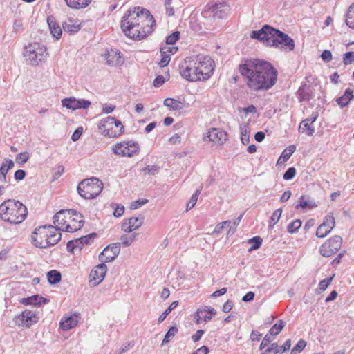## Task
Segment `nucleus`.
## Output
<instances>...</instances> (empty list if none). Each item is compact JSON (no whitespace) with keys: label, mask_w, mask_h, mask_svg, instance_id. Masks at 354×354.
<instances>
[{"label":"nucleus","mask_w":354,"mask_h":354,"mask_svg":"<svg viewBox=\"0 0 354 354\" xmlns=\"http://www.w3.org/2000/svg\"><path fill=\"white\" fill-rule=\"evenodd\" d=\"M239 71L246 86L252 91H267L277 82V69L271 62L264 59H245L239 64Z\"/></svg>","instance_id":"1"},{"label":"nucleus","mask_w":354,"mask_h":354,"mask_svg":"<svg viewBox=\"0 0 354 354\" xmlns=\"http://www.w3.org/2000/svg\"><path fill=\"white\" fill-rule=\"evenodd\" d=\"M156 21L146 8L135 7L129 9L120 21V28L124 35L133 40L140 41L153 31Z\"/></svg>","instance_id":"2"},{"label":"nucleus","mask_w":354,"mask_h":354,"mask_svg":"<svg viewBox=\"0 0 354 354\" xmlns=\"http://www.w3.org/2000/svg\"><path fill=\"white\" fill-rule=\"evenodd\" d=\"M187 57L184 63L179 65L181 77L189 82L205 81L208 80L214 71V62L209 56L198 55L196 60Z\"/></svg>","instance_id":"3"},{"label":"nucleus","mask_w":354,"mask_h":354,"mask_svg":"<svg viewBox=\"0 0 354 354\" xmlns=\"http://www.w3.org/2000/svg\"><path fill=\"white\" fill-rule=\"evenodd\" d=\"M59 227L43 225L36 227L31 234V243L38 248L46 249L56 245L62 239Z\"/></svg>","instance_id":"4"},{"label":"nucleus","mask_w":354,"mask_h":354,"mask_svg":"<svg viewBox=\"0 0 354 354\" xmlns=\"http://www.w3.org/2000/svg\"><path fill=\"white\" fill-rule=\"evenodd\" d=\"M26 207L19 201L8 199L0 205V218L10 224H19L27 217Z\"/></svg>","instance_id":"5"},{"label":"nucleus","mask_w":354,"mask_h":354,"mask_svg":"<svg viewBox=\"0 0 354 354\" xmlns=\"http://www.w3.org/2000/svg\"><path fill=\"white\" fill-rule=\"evenodd\" d=\"M103 183L96 177L82 180L77 187L79 195L84 199L97 198L103 189Z\"/></svg>","instance_id":"6"},{"label":"nucleus","mask_w":354,"mask_h":354,"mask_svg":"<svg viewBox=\"0 0 354 354\" xmlns=\"http://www.w3.org/2000/svg\"><path fill=\"white\" fill-rule=\"evenodd\" d=\"M281 31L270 25L265 24L261 29L252 31L250 37L261 41L266 47L272 48Z\"/></svg>","instance_id":"7"},{"label":"nucleus","mask_w":354,"mask_h":354,"mask_svg":"<svg viewBox=\"0 0 354 354\" xmlns=\"http://www.w3.org/2000/svg\"><path fill=\"white\" fill-rule=\"evenodd\" d=\"M23 55L27 64L38 66L46 59L48 53L44 46H41L37 42H34L24 47Z\"/></svg>","instance_id":"8"},{"label":"nucleus","mask_w":354,"mask_h":354,"mask_svg":"<svg viewBox=\"0 0 354 354\" xmlns=\"http://www.w3.org/2000/svg\"><path fill=\"white\" fill-rule=\"evenodd\" d=\"M230 7L225 1H212L205 6L202 15L205 17H212L214 19H224L227 16Z\"/></svg>","instance_id":"9"},{"label":"nucleus","mask_w":354,"mask_h":354,"mask_svg":"<svg viewBox=\"0 0 354 354\" xmlns=\"http://www.w3.org/2000/svg\"><path fill=\"white\" fill-rule=\"evenodd\" d=\"M342 243V238L340 236L335 235L321 245L319 252L324 257H330L339 250Z\"/></svg>","instance_id":"10"},{"label":"nucleus","mask_w":354,"mask_h":354,"mask_svg":"<svg viewBox=\"0 0 354 354\" xmlns=\"http://www.w3.org/2000/svg\"><path fill=\"white\" fill-rule=\"evenodd\" d=\"M113 152L122 157H133L138 154L140 146L137 142L128 141L118 142L113 147Z\"/></svg>","instance_id":"11"},{"label":"nucleus","mask_w":354,"mask_h":354,"mask_svg":"<svg viewBox=\"0 0 354 354\" xmlns=\"http://www.w3.org/2000/svg\"><path fill=\"white\" fill-rule=\"evenodd\" d=\"M38 321L37 315L30 310H25L13 319L16 325L26 328H30L32 324L37 323Z\"/></svg>","instance_id":"12"},{"label":"nucleus","mask_w":354,"mask_h":354,"mask_svg":"<svg viewBox=\"0 0 354 354\" xmlns=\"http://www.w3.org/2000/svg\"><path fill=\"white\" fill-rule=\"evenodd\" d=\"M121 243H114L106 246L99 254V260L101 262H112L120 252Z\"/></svg>","instance_id":"13"},{"label":"nucleus","mask_w":354,"mask_h":354,"mask_svg":"<svg viewBox=\"0 0 354 354\" xmlns=\"http://www.w3.org/2000/svg\"><path fill=\"white\" fill-rule=\"evenodd\" d=\"M91 104V101L85 99H77L75 97H65L62 100V105L73 111L77 109H86Z\"/></svg>","instance_id":"14"},{"label":"nucleus","mask_w":354,"mask_h":354,"mask_svg":"<svg viewBox=\"0 0 354 354\" xmlns=\"http://www.w3.org/2000/svg\"><path fill=\"white\" fill-rule=\"evenodd\" d=\"M106 272L107 266L104 262L95 266L89 274V283L93 286H97L104 279Z\"/></svg>","instance_id":"15"},{"label":"nucleus","mask_w":354,"mask_h":354,"mask_svg":"<svg viewBox=\"0 0 354 354\" xmlns=\"http://www.w3.org/2000/svg\"><path fill=\"white\" fill-rule=\"evenodd\" d=\"M272 48L282 50L292 51L295 48V41L288 34L281 31Z\"/></svg>","instance_id":"16"},{"label":"nucleus","mask_w":354,"mask_h":354,"mask_svg":"<svg viewBox=\"0 0 354 354\" xmlns=\"http://www.w3.org/2000/svg\"><path fill=\"white\" fill-rule=\"evenodd\" d=\"M145 216L131 217L125 219L121 224V229L125 232L130 233L135 230L138 229L144 223Z\"/></svg>","instance_id":"17"},{"label":"nucleus","mask_w":354,"mask_h":354,"mask_svg":"<svg viewBox=\"0 0 354 354\" xmlns=\"http://www.w3.org/2000/svg\"><path fill=\"white\" fill-rule=\"evenodd\" d=\"M335 225V221L333 213L328 214L324 218V221L320 224L316 231V236L323 239L328 234V231L322 232L323 228L329 227L333 229Z\"/></svg>","instance_id":"18"},{"label":"nucleus","mask_w":354,"mask_h":354,"mask_svg":"<svg viewBox=\"0 0 354 354\" xmlns=\"http://www.w3.org/2000/svg\"><path fill=\"white\" fill-rule=\"evenodd\" d=\"M209 141L218 145H223L227 139V133L220 128H212L207 133Z\"/></svg>","instance_id":"19"},{"label":"nucleus","mask_w":354,"mask_h":354,"mask_svg":"<svg viewBox=\"0 0 354 354\" xmlns=\"http://www.w3.org/2000/svg\"><path fill=\"white\" fill-rule=\"evenodd\" d=\"M299 102H309L314 97L312 88L306 83H302L295 93Z\"/></svg>","instance_id":"20"},{"label":"nucleus","mask_w":354,"mask_h":354,"mask_svg":"<svg viewBox=\"0 0 354 354\" xmlns=\"http://www.w3.org/2000/svg\"><path fill=\"white\" fill-rule=\"evenodd\" d=\"M104 57L106 60V64L109 66H120L124 62L120 51L117 49H111V51L107 50Z\"/></svg>","instance_id":"21"},{"label":"nucleus","mask_w":354,"mask_h":354,"mask_svg":"<svg viewBox=\"0 0 354 354\" xmlns=\"http://www.w3.org/2000/svg\"><path fill=\"white\" fill-rule=\"evenodd\" d=\"M49 301L48 299L37 294L21 299L20 303L25 306H40L42 304H48Z\"/></svg>","instance_id":"22"},{"label":"nucleus","mask_w":354,"mask_h":354,"mask_svg":"<svg viewBox=\"0 0 354 354\" xmlns=\"http://www.w3.org/2000/svg\"><path fill=\"white\" fill-rule=\"evenodd\" d=\"M317 207V203L314 200H310L308 195H301L299 199L298 203L295 205V209L299 208L303 210L313 209Z\"/></svg>","instance_id":"23"},{"label":"nucleus","mask_w":354,"mask_h":354,"mask_svg":"<svg viewBox=\"0 0 354 354\" xmlns=\"http://www.w3.org/2000/svg\"><path fill=\"white\" fill-rule=\"evenodd\" d=\"M47 24L52 36L56 39H60L62 35V30L53 15L47 17Z\"/></svg>","instance_id":"24"},{"label":"nucleus","mask_w":354,"mask_h":354,"mask_svg":"<svg viewBox=\"0 0 354 354\" xmlns=\"http://www.w3.org/2000/svg\"><path fill=\"white\" fill-rule=\"evenodd\" d=\"M291 347V340L290 339L285 341L283 344L281 346V349H279L278 344L276 342L272 343L264 352L267 354L271 351H274V354H282L283 353L288 351Z\"/></svg>","instance_id":"25"},{"label":"nucleus","mask_w":354,"mask_h":354,"mask_svg":"<svg viewBox=\"0 0 354 354\" xmlns=\"http://www.w3.org/2000/svg\"><path fill=\"white\" fill-rule=\"evenodd\" d=\"M77 315H70L66 317L65 319H62L59 323V327L64 330H68L77 325Z\"/></svg>","instance_id":"26"},{"label":"nucleus","mask_w":354,"mask_h":354,"mask_svg":"<svg viewBox=\"0 0 354 354\" xmlns=\"http://www.w3.org/2000/svg\"><path fill=\"white\" fill-rule=\"evenodd\" d=\"M353 99V91L347 88L345 90L344 95L337 99V102L340 107L343 108L348 106L349 102Z\"/></svg>","instance_id":"27"},{"label":"nucleus","mask_w":354,"mask_h":354,"mask_svg":"<svg viewBox=\"0 0 354 354\" xmlns=\"http://www.w3.org/2000/svg\"><path fill=\"white\" fill-rule=\"evenodd\" d=\"M97 236V233L91 232L87 235L76 239V242H77L80 250H81L85 245H89L93 243L94 239Z\"/></svg>","instance_id":"28"},{"label":"nucleus","mask_w":354,"mask_h":354,"mask_svg":"<svg viewBox=\"0 0 354 354\" xmlns=\"http://www.w3.org/2000/svg\"><path fill=\"white\" fill-rule=\"evenodd\" d=\"M66 5L73 9H80L87 7L92 0H64Z\"/></svg>","instance_id":"29"},{"label":"nucleus","mask_w":354,"mask_h":354,"mask_svg":"<svg viewBox=\"0 0 354 354\" xmlns=\"http://www.w3.org/2000/svg\"><path fill=\"white\" fill-rule=\"evenodd\" d=\"M47 280L50 285H56L62 280L61 272L57 270H51L47 272Z\"/></svg>","instance_id":"30"},{"label":"nucleus","mask_w":354,"mask_h":354,"mask_svg":"<svg viewBox=\"0 0 354 354\" xmlns=\"http://www.w3.org/2000/svg\"><path fill=\"white\" fill-rule=\"evenodd\" d=\"M296 150V146L295 145H290L287 147L281 153V156L277 160V165H279L281 160L283 159V162H286L292 156L293 153Z\"/></svg>","instance_id":"31"},{"label":"nucleus","mask_w":354,"mask_h":354,"mask_svg":"<svg viewBox=\"0 0 354 354\" xmlns=\"http://www.w3.org/2000/svg\"><path fill=\"white\" fill-rule=\"evenodd\" d=\"M164 105L172 111H180L183 109L181 102L171 97L166 98L163 102Z\"/></svg>","instance_id":"32"},{"label":"nucleus","mask_w":354,"mask_h":354,"mask_svg":"<svg viewBox=\"0 0 354 354\" xmlns=\"http://www.w3.org/2000/svg\"><path fill=\"white\" fill-rule=\"evenodd\" d=\"M345 24L354 30V2L348 7L345 14Z\"/></svg>","instance_id":"33"},{"label":"nucleus","mask_w":354,"mask_h":354,"mask_svg":"<svg viewBox=\"0 0 354 354\" xmlns=\"http://www.w3.org/2000/svg\"><path fill=\"white\" fill-rule=\"evenodd\" d=\"M178 329L176 324L170 326L167 331L164 339H162V346L166 345L171 342L172 338L178 333Z\"/></svg>","instance_id":"34"},{"label":"nucleus","mask_w":354,"mask_h":354,"mask_svg":"<svg viewBox=\"0 0 354 354\" xmlns=\"http://www.w3.org/2000/svg\"><path fill=\"white\" fill-rule=\"evenodd\" d=\"M241 141L243 145H247L250 142V128L248 124L240 126Z\"/></svg>","instance_id":"35"},{"label":"nucleus","mask_w":354,"mask_h":354,"mask_svg":"<svg viewBox=\"0 0 354 354\" xmlns=\"http://www.w3.org/2000/svg\"><path fill=\"white\" fill-rule=\"evenodd\" d=\"M301 129L308 136H312L315 133V128L313 124L310 123L307 119H304L300 122L299 130Z\"/></svg>","instance_id":"36"},{"label":"nucleus","mask_w":354,"mask_h":354,"mask_svg":"<svg viewBox=\"0 0 354 354\" xmlns=\"http://www.w3.org/2000/svg\"><path fill=\"white\" fill-rule=\"evenodd\" d=\"M248 243L252 244V245L248 249V252H252L253 250H257L261 248L263 239L259 236H254L251 239H249L247 241Z\"/></svg>","instance_id":"37"},{"label":"nucleus","mask_w":354,"mask_h":354,"mask_svg":"<svg viewBox=\"0 0 354 354\" xmlns=\"http://www.w3.org/2000/svg\"><path fill=\"white\" fill-rule=\"evenodd\" d=\"M282 214V208H279L274 211L272 216H270L269 224H268V228L269 229H273L274 225L278 223L279 221Z\"/></svg>","instance_id":"38"},{"label":"nucleus","mask_w":354,"mask_h":354,"mask_svg":"<svg viewBox=\"0 0 354 354\" xmlns=\"http://www.w3.org/2000/svg\"><path fill=\"white\" fill-rule=\"evenodd\" d=\"M212 316L206 313L205 309H198L195 314V319L197 324H199L201 320L207 322L212 319Z\"/></svg>","instance_id":"39"},{"label":"nucleus","mask_w":354,"mask_h":354,"mask_svg":"<svg viewBox=\"0 0 354 354\" xmlns=\"http://www.w3.org/2000/svg\"><path fill=\"white\" fill-rule=\"evenodd\" d=\"M285 326L286 322L283 321L282 319H280L270 328L268 332L272 336H276L280 333V332L283 330Z\"/></svg>","instance_id":"40"},{"label":"nucleus","mask_w":354,"mask_h":354,"mask_svg":"<svg viewBox=\"0 0 354 354\" xmlns=\"http://www.w3.org/2000/svg\"><path fill=\"white\" fill-rule=\"evenodd\" d=\"M160 52L161 59L158 62V64L160 68H164L169 64L171 57L169 54H167V52L164 50L163 48H160Z\"/></svg>","instance_id":"41"},{"label":"nucleus","mask_w":354,"mask_h":354,"mask_svg":"<svg viewBox=\"0 0 354 354\" xmlns=\"http://www.w3.org/2000/svg\"><path fill=\"white\" fill-rule=\"evenodd\" d=\"M15 166V163L12 160L6 158L0 167V173L7 174L8 172L11 170Z\"/></svg>","instance_id":"42"},{"label":"nucleus","mask_w":354,"mask_h":354,"mask_svg":"<svg viewBox=\"0 0 354 354\" xmlns=\"http://www.w3.org/2000/svg\"><path fill=\"white\" fill-rule=\"evenodd\" d=\"M178 301H173L169 306L168 308L159 316L158 319V323H161L165 319L166 317H167V315L175 308L178 306Z\"/></svg>","instance_id":"43"},{"label":"nucleus","mask_w":354,"mask_h":354,"mask_svg":"<svg viewBox=\"0 0 354 354\" xmlns=\"http://www.w3.org/2000/svg\"><path fill=\"white\" fill-rule=\"evenodd\" d=\"M302 222L300 219H296L290 222L287 226V232L289 234H295L301 227Z\"/></svg>","instance_id":"44"},{"label":"nucleus","mask_w":354,"mask_h":354,"mask_svg":"<svg viewBox=\"0 0 354 354\" xmlns=\"http://www.w3.org/2000/svg\"><path fill=\"white\" fill-rule=\"evenodd\" d=\"M62 28L65 32H68L71 35L77 33L80 30V25L68 24L66 22L62 24Z\"/></svg>","instance_id":"45"},{"label":"nucleus","mask_w":354,"mask_h":354,"mask_svg":"<svg viewBox=\"0 0 354 354\" xmlns=\"http://www.w3.org/2000/svg\"><path fill=\"white\" fill-rule=\"evenodd\" d=\"M200 194H201V189H196L195 191V192L193 194L191 198L187 203V208H186L187 212L192 209L195 206Z\"/></svg>","instance_id":"46"},{"label":"nucleus","mask_w":354,"mask_h":354,"mask_svg":"<svg viewBox=\"0 0 354 354\" xmlns=\"http://www.w3.org/2000/svg\"><path fill=\"white\" fill-rule=\"evenodd\" d=\"M180 39V32L178 30H176L167 36L165 39V43L166 44L169 45H174L175 44L178 40Z\"/></svg>","instance_id":"47"},{"label":"nucleus","mask_w":354,"mask_h":354,"mask_svg":"<svg viewBox=\"0 0 354 354\" xmlns=\"http://www.w3.org/2000/svg\"><path fill=\"white\" fill-rule=\"evenodd\" d=\"M307 345V342L303 339H301L298 341V342L296 344V345L292 348L290 351V354H298L300 352H301L305 347Z\"/></svg>","instance_id":"48"},{"label":"nucleus","mask_w":354,"mask_h":354,"mask_svg":"<svg viewBox=\"0 0 354 354\" xmlns=\"http://www.w3.org/2000/svg\"><path fill=\"white\" fill-rule=\"evenodd\" d=\"M65 212H67L68 214L71 216H76L80 218V220L78 221L79 223V228H82L84 226V216L80 212H78L77 210L73 209H69L65 210Z\"/></svg>","instance_id":"49"},{"label":"nucleus","mask_w":354,"mask_h":354,"mask_svg":"<svg viewBox=\"0 0 354 354\" xmlns=\"http://www.w3.org/2000/svg\"><path fill=\"white\" fill-rule=\"evenodd\" d=\"M160 167L157 165H147L142 169L145 174L154 176L159 172Z\"/></svg>","instance_id":"50"},{"label":"nucleus","mask_w":354,"mask_h":354,"mask_svg":"<svg viewBox=\"0 0 354 354\" xmlns=\"http://www.w3.org/2000/svg\"><path fill=\"white\" fill-rule=\"evenodd\" d=\"M65 212V210L62 209L59 211L57 213H56L53 217V223L55 225H57V227H59V225H64L66 223V220L64 218H61V216Z\"/></svg>","instance_id":"51"},{"label":"nucleus","mask_w":354,"mask_h":354,"mask_svg":"<svg viewBox=\"0 0 354 354\" xmlns=\"http://www.w3.org/2000/svg\"><path fill=\"white\" fill-rule=\"evenodd\" d=\"M136 234H133L130 236H128L126 234L122 235L120 237V240H121L120 243L124 247L129 246L134 241V240L136 239Z\"/></svg>","instance_id":"52"},{"label":"nucleus","mask_w":354,"mask_h":354,"mask_svg":"<svg viewBox=\"0 0 354 354\" xmlns=\"http://www.w3.org/2000/svg\"><path fill=\"white\" fill-rule=\"evenodd\" d=\"M297 170L294 167H289L283 174V178L285 180H290L295 178Z\"/></svg>","instance_id":"53"},{"label":"nucleus","mask_w":354,"mask_h":354,"mask_svg":"<svg viewBox=\"0 0 354 354\" xmlns=\"http://www.w3.org/2000/svg\"><path fill=\"white\" fill-rule=\"evenodd\" d=\"M354 62V51H348L343 55V63L344 65H350Z\"/></svg>","instance_id":"54"},{"label":"nucleus","mask_w":354,"mask_h":354,"mask_svg":"<svg viewBox=\"0 0 354 354\" xmlns=\"http://www.w3.org/2000/svg\"><path fill=\"white\" fill-rule=\"evenodd\" d=\"M149 202L148 199L142 198L138 199L135 201H133L130 205V209L132 210L137 209L141 207L142 205L147 204Z\"/></svg>","instance_id":"55"},{"label":"nucleus","mask_w":354,"mask_h":354,"mask_svg":"<svg viewBox=\"0 0 354 354\" xmlns=\"http://www.w3.org/2000/svg\"><path fill=\"white\" fill-rule=\"evenodd\" d=\"M335 274L331 276L330 277L326 278L319 283L318 287L321 291H324L328 286L331 283Z\"/></svg>","instance_id":"56"},{"label":"nucleus","mask_w":354,"mask_h":354,"mask_svg":"<svg viewBox=\"0 0 354 354\" xmlns=\"http://www.w3.org/2000/svg\"><path fill=\"white\" fill-rule=\"evenodd\" d=\"M272 335L268 332L263 337L259 349L263 350L268 346L272 341Z\"/></svg>","instance_id":"57"},{"label":"nucleus","mask_w":354,"mask_h":354,"mask_svg":"<svg viewBox=\"0 0 354 354\" xmlns=\"http://www.w3.org/2000/svg\"><path fill=\"white\" fill-rule=\"evenodd\" d=\"M114 207L113 216L116 218L122 216L124 212V207L122 205L113 204Z\"/></svg>","instance_id":"58"},{"label":"nucleus","mask_w":354,"mask_h":354,"mask_svg":"<svg viewBox=\"0 0 354 354\" xmlns=\"http://www.w3.org/2000/svg\"><path fill=\"white\" fill-rule=\"evenodd\" d=\"M12 28L14 32L16 33L21 32L24 30L22 20L19 18L15 19Z\"/></svg>","instance_id":"59"},{"label":"nucleus","mask_w":354,"mask_h":354,"mask_svg":"<svg viewBox=\"0 0 354 354\" xmlns=\"http://www.w3.org/2000/svg\"><path fill=\"white\" fill-rule=\"evenodd\" d=\"M165 77L162 75H157L153 82V86L156 88H158L164 84L165 82Z\"/></svg>","instance_id":"60"},{"label":"nucleus","mask_w":354,"mask_h":354,"mask_svg":"<svg viewBox=\"0 0 354 354\" xmlns=\"http://www.w3.org/2000/svg\"><path fill=\"white\" fill-rule=\"evenodd\" d=\"M75 248H79V245L77 244V242H76V239H73V240H70L69 241L67 242V243H66V249H67L68 252H69L71 253H73L74 252V250Z\"/></svg>","instance_id":"61"},{"label":"nucleus","mask_w":354,"mask_h":354,"mask_svg":"<svg viewBox=\"0 0 354 354\" xmlns=\"http://www.w3.org/2000/svg\"><path fill=\"white\" fill-rule=\"evenodd\" d=\"M54 170L55 171L53 174V180H57L62 175L64 171V167L62 165H58L54 169Z\"/></svg>","instance_id":"62"},{"label":"nucleus","mask_w":354,"mask_h":354,"mask_svg":"<svg viewBox=\"0 0 354 354\" xmlns=\"http://www.w3.org/2000/svg\"><path fill=\"white\" fill-rule=\"evenodd\" d=\"M26 172L24 169H17L14 174V178L16 181H21L26 178Z\"/></svg>","instance_id":"63"},{"label":"nucleus","mask_w":354,"mask_h":354,"mask_svg":"<svg viewBox=\"0 0 354 354\" xmlns=\"http://www.w3.org/2000/svg\"><path fill=\"white\" fill-rule=\"evenodd\" d=\"M321 57L324 62L328 63L332 60L333 55H332V53L330 52V50H324L322 51V53L321 54Z\"/></svg>","instance_id":"64"}]
</instances>
